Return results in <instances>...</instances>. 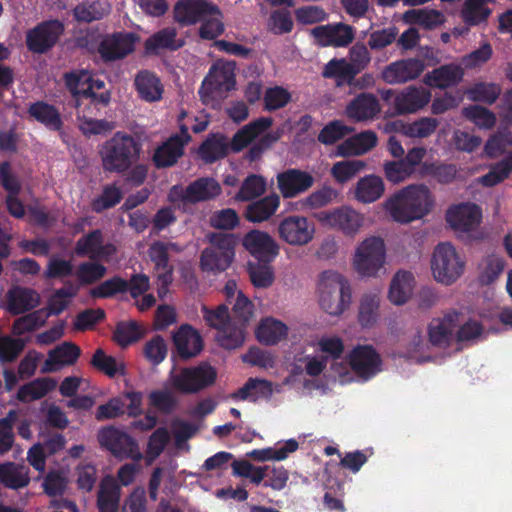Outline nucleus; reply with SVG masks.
Returning a JSON list of instances; mask_svg holds the SVG:
<instances>
[{
  "label": "nucleus",
  "instance_id": "nucleus-1",
  "mask_svg": "<svg viewBox=\"0 0 512 512\" xmlns=\"http://www.w3.org/2000/svg\"><path fill=\"white\" fill-rule=\"evenodd\" d=\"M381 206L393 221L407 224L428 215L434 209L435 197L427 185L414 183L392 193Z\"/></svg>",
  "mask_w": 512,
  "mask_h": 512
},
{
  "label": "nucleus",
  "instance_id": "nucleus-2",
  "mask_svg": "<svg viewBox=\"0 0 512 512\" xmlns=\"http://www.w3.org/2000/svg\"><path fill=\"white\" fill-rule=\"evenodd\" d=\"M316 296L318 305L323 312L333 317H339L351 304V285L340 272L325 270L318 276Z\"/></svg>",
  "mask_w": 512,
  "mask_h": 512
},
{
  "label": "nucleus",
  "instance_id": "nucleus-3",
  "mask_svg": "<svg viewBox=\"0 0 512 512\" xmlns=\"http://www.w3.org/2000/svg\"><path fill=\"white\" fill-rule=\"evenodd\" d=\"M387 259L385 239L380 235H368L354 247L351 266L359 277L376 279L386 274Z\"/></svg>",
  "mask_w": 512,
  "mask_h": 512
},
{
  "label": "nucleus",
  "instance_id": "nucleus-4",
  "mask_svg": "<svg viewBox=\"0 0 512 512\" xmlns=\"http://www.w3.org/2000/svg\"><path fill=\"white\" fill-rule=\"evenodd\" d=\"M141 146L131 135L115 133L100 149L103 168L110 172H124L138 159Z\"/></svg>",
  "mask_w": 512,
  "mask_h": 512
},
{
  "label": "nucleus",
  "instance_id": "nucleus-5",
  "mask_svg": "<svg viewBox=\"0 0 512 512\" xmlns=\"http://www.w3.org/2000/svg\"><path fill=\"white\" fill-rule=\"evenodd\" d=\"M465 256L450 242L437 244L432 252L430 269L433 279L444 286L455 284L466 271Z\"/></svg>",
  "mask_w": 512,
  "mask_h": 512
},
{
  "label": "nucleus",
  "instance_id": "nucleus-6",
  "mask_svg": "<svg viewBox=\"0 0 512 512\" xmlns=\"http://www.w3.org/2000/svg\"><path fill=\"white\" fill-rule=\"evenodd\" d=\"M217 370L202 362L188 367H174L167 378L168 387L178 393L195 394L215 384Z\"/></svg>",
  "mask_w": 512,
  "mask_h": 512
},
{
  "label": "nucleus",
  "instance_id": "nucleus-7",
  "mask_svg": "<svg viewBox=\"0 0 512 512\" xmlns=\"http://www.w3.org/2000/svg\"><path fill=\"white\" fill-rule=\"evenodd\" d=\"M512 145V135L499 133L493 135L484 146V153L489 158H496L505 154V157L494 164L490 171L478 179V182L486 187L495 186L507 179L512 172V153L506 150Z\"/></svg>",
  "mask_w": 512,
  "mask_h": 512
},
{
  "label": "nucleus",
  "instance_id": "nucleus-8",
  "mask_svg": "<svg viewBox=\"0 0 512 512\" xmlns=\"http://www.w3.org/2000/svg\"><path fill=\"white\" fill-rule=\"evenodd\" d=\"M235 87V65L233 62L217 61L210 68L202 82L199 94L205 104L226 97V93Z\"/></svg>",
  "mask_w": 512,
  "mask_h": 512
},
{
  "label": "nucleus",
  "instance_id": "nucleus-9",
  "mask_svg": "<svg viewBox=\"0 0 512 512\" xmlns=\"http://www.w3.org/2000/svg\"><path fill=\"white\" fill-rule=\"evenodd\" d=\"M314 217L322 226L336 229L349 237H355L365 226V215L350 205L320 211Z\"/></svg>",
  "mask_w": 512,
  "mask_h": 512
},
{
  "label": "nucleus",
  "instance_id": "nucleus-10",
  "mask_svg": "<svg viewBox=\"0 0 512 512\" xmlns=\"http://www.w3.org/2000/svg\"><path fill=\"white\" fill-rule=\"evenodd\" d=\"M202 314L206 323L218 330L217 340L221 346L226 349H235L243 344L245 333L242 328L231 325L226 306L220 305L215 310L203 306Z\"/></svg>",
  "mask_w": 512,
  "mask_h": 512
},
{
  "label": "nucleus",
  "instance_id": "nucleus-11",
  "mask_svg": "<svg viewBox=\"0 0 512 512\" xmlns=\"http://www.w3.org/2000/svg\"><path fill=\"white\" fill-rule=\"evenodd\" d=\"M211 245L201 254V268L209 272H222L226 270L234 256L232 238L228 235L216 234L210 239Z\"/></svg>",
  "mask_w": 512,
  "mask_h": 512
},
{
  "label": "nucleus",
  "instance_id": "nucleus-12",
  "mask_svg": "<svg viewBox=\"0 0 512 512\" xmlns=\"http://www.w3.org/2000/svg\"><path fill=\"white\" fill-rule=\"evenodd\" d=\"M65 84L70 92L75 96H84L91 98L95 102L106 104L109 101L107 91L97 94V91L105 88V83L91 71L80 69L66 73Z\"/></svg>",
  "mask_w": 512,
  "mask_h": 512
},
{
  "label": "nucleus",
  "instance_id": "nucleus-13",
  "mask_svg": "<svg viewBox=\"0 0 512 512\" xmlns=\"http://www.w3.org/2000/svg\"><path fill=\"white\" fill-rule=\"evenodd\" d=\"M222 193L220 183L214 178H200L189 184L185 189L174 186L169 199L172 202L183 201L187 203H197L215 199Z\"/></svg>",
  "mask_w": 512,
  "mask_h": 512
},
{
  "label": "nucleus",
  "instance_id": "nucleus-14",
  "mask_svg": "<svg viewBox=\"0 0 512 512\" xmlns=\"http://www.w3.org/2000/svg\"><path fill=\"white\" fill-rule=\"evenodd\" d=\"M98 438L100 444L118 458H130L139 461L143 457L137 442L128 434L114 427L102 429Z\"/></svg>",
  "mask_w": 512,
  "mask_h": 512
},
{
  "label": "nucleus",
  "instance_id": "nucleus-15",
  "mask_svg": "<svg viewBox=\"0 0 512 512\" xmlns=\"http://www.w3.org/2000/svg\"><path fill=\"white\" fill-rule=\"evenodd\" d=\"M303 364L305 375L312 379L303 377L301 370H293L284 379L283 385L296 388V384L301 382L303 392L310 393L312 390L321 387L315 379L324 374L327 369L328 360L324 355H307L303 358Z\"/></svg>",
  "mask_w": 512,
  "mask_h": 512
},
{
  "label": "nucleus",
  "instance_id": "nucleus-16",
  "mask_svg": "<svg viewBox=\"0 0 512 512\" xmlns=\"http://www.w3.org/2000/svg\"><path fill=\"white\" fill-rule=\"evenodd\" d=\"M278 235L289 245L304 246L313 240L315 226L305 216L290 215L279 223Z\"/></svg>",
  "mask_w": 512,
  "mask_h": 512
},
{
  "label": "nucleus",
  "instance_id": "nucleus-17",
  "mask_svg": "<svg viewBox=\"0 0 512 512\" xmlns=\"http://www.w3.org/2000/svg\"><path fill=\"white\" fill-rule=\"evenodd\" d=\"M178 250L175 244L161 241L154 242L149 248V258L155 265L159 298L167 295L168 287L173 280L172 267L168 264V254Z\"/></svg>",
  "mask_w": 512,
  "mask_h": 512
},
{
  "label": "nucleus",
  "instance_id": "nucleus-18",
  "mask_svg": "<svg viewBox=\"0 0 512 512\" xmlns=\"http://www.w3.org/2000/svg\"><path fill=\"white\" fill-rule=\"evenodd\" d=\"M450 227L460 235L474 232L482 220V211L474 203H462L450 207L446 213Z\"/></svg>",
  "mask_w": 512,
  "mask_h": 512
},
{
  "label": "nucleus",
  "instance_id": "nucleus-19",
  "mask_svg": "<svg viewBox=\"0 0 512 512\" xmlns=\"http://www.w3.org/2000/svg\"><path fill=\"white\" fill-rule=\"evenodd\" d=\"M311 173L299 169H288L277 175V186L284 198H294L314 185Z\"/></svg>",
  "mask_w": 512,
  "mask_h": 512
},
{
  "label": "nucleus",
  "instance_id": "nucleus-20",
  "mask_svg": "<svg viewBox=\"0 0 512 512\" xmlns=\"http://www.w3.org/2000/svg\"><path fill=\"white\" fill-rule=\"evenodd\" d=\"M311 35L321 46L344 47L354 39V29L344 23L321 25L311 30Z\"/></svg>",
  "mask_w": 512,
  "mask_h": 512
},
{
  "label": "nucleus",
  "instance_id": "nucleus-21",
  "mask_svg": "<svg viewBox=\"0 0 512 512\" xmlns=\"http://www.w3.org/2000/svg\"><path fill=\"white\" fill-rule=\"evenodd\" d=\"M138 37L133 33H115L106 36L99 45V53L106 61L122 59L134 50Z\"/></svg>",
  "mask_w": 512,
  "mask_h": 512
},
{
  "label": "nucleus",
  "instance_id": "nucleus-22",
  "mask_svg": "<svg viewBox=\"0 0 512 512\" xmlns=\"http://www.w3.org/2000/svg\"><path fill=\"white\" fill-rule=\"evenodd\" d=\"M353 371L361 378L368 379L381 371V359L370 346H357L348 356Z\"/></svg>",
  "mask_w": 512,
  "mask_h": 512
},
{
  "label": "nucleus",
  "instance_id": "nucleus-23",
  "mask_svg": "<svg viewBox=\"0 0 512 512\" xmlns=\"http://www.w3.org/2000/svg\"><path fill=\"white\" fill-rule=\"evenodd\" d=\"M63 24L57 20H51L38 25L27 34V45L30 50L42 53L58 40L63 32Z\"/></svg>",
  "mask_w": 512,
  "mask_h": 512
},
{
  "label": "nucleus",
  "instance_id": "nucleus-24",
  "mask_svg": "<svg viewBox=\"0 0 512 512\" xmlns=\"http://www.w3.org/2000/svg\"><path fill=\"white\" fill-rule=\"evenodd\" d=\"M242 244L252 256L259 260H272L279 253L277 242L267 232L260 230L247 233Z\"/></svg>",
  "mask_w": 512,
  "mask_h": 512
},
{
  "label": "nucleus",
  "instance_id": "nucleus-25",
  "mask_svg": "<svg viewBox=\"0 0 512 512\" xmlns=\"http://www.w3.org/2000/svg\"><path fill=\"white\" fill-rule=\"evenodd\" d=\"M416 279L412 272L400 269L392 276L387 299L395 306L405 305L414 295Z\"/></svg>",
  "mask_w": 512,
  "mask_h": 512
},
{
  "label": "nucleus",
  "instance_id": "nucleus-26",
  "mask_svg": "<svg viewBox=\"0 0 512 512\" xmlns=\"http://www.w3.org/2000/svg\"><path fill=\"white\" fill-rule=\"evenodd\" d=\"M80 348L71 342H64L48 352L41 366V373H55L71 366L80 356Z\"/></svg>",
  "mask_w": 512,
  "mask_h": 512
},
{
  "label": "nucleus",
  "instance_id": "nucleus-27",
  "mask_svg": "<svg viewBox=\"0 0 512 512\" xmlns=\"http://www.w3.org/2000/svg\"><path fill=\"white\" fill-rule=\"evenodd\" d=\"M459 314L450 312L443 318L434 319L428 327L429 341L436 347H446L455 337L456 328L459 326Z\"/></svg>",
  "mask_w": 512,
  "mask_h": 512
},
{
  "label": "nucleus",
  "instance_id": "nucleus-28",
  "mask_svg": "<svg viewBox=\"0 0 512 512\" xmlns=\"http://www.w3.org/2000/svg\"><path fill=\"white\" fill-rule=\"evenodd\" d=\"M174 346L183 359L197 356L203 349L200 333L190 325L180 326L172 336Z\"/></svg>",
  "mask_w": 512,
  "mask_h": 512
},
{
  "label": "nucleus",
  "instance_id": "nucleus-29",
  "mask_svg": "<svg viewBox=\"0 0 512 512\" xmlns=\"http://www.w3.org/2000/svg\"><path fill=\"white\" fill-rule=\"evenodd\" d=\"M216 12V6L205 0H179L174 7V17L183 25H192Z\"/></svg>",
  "mask_w": 512,
  "mask_h": 512
},
{
  "label": "nucleus",
  "instance_id": "nucleus-30",
  "mask_svg": "<svg viewBox=\"0 0 512 512\" xmlns=\"http://www.w3.org/2000/svg\"><path fill=\"white\" fill-rule=\"evenodd\" d=\"M385 193L384 180L375 174L360 177L351 189L353 199L361 204H371Z\"/></svg>",
  "mask_w": 512,
  "mask_h": 512
},
{
  "label": "nucleus",
  "instance_id": "nucleus-31",
  "mask_svg": "<svg viewBox=\"0 0 512 512\" xmlns=\"http://www.w3.org/2000/svg\"><path fill=\"white\" fill-rule=\"evenodd\" d=\"M424 70V64L418 59L396 61L382 71V78L389 84L404 83L415 79Z\"/></svg>",
  "mask_w": 512,
  "mask_h": 512
},
{
  "label": "nucleus",
  "instance_id": "nucleus-32",
  "mask_svg": "<svg viewBox=\"0 0 512 512\" xmlns=\"http://www.w3.org/2000/svg\"><path fill=\"white\" fill-rule=\"evenodd\" d=\"M377 143L378 137L375 132L364 131L339 144L336 148V155L339 157L361 156L376 147Z\"/></svg>",
  "mask_w": 512,
  "mask_h": 512
},
{
  "label": "nucleus",
  "instance_id": "nucleus-33",
  "mask_svg": "<svg viewBox=\"0 0 512 512\" xmlns=\"http://www.w3.org/2000/svg\"><path fill=\"white\" fill-rule=\"evenodd\" d=\"M431 99V93L423 87L410 86L394 97L395 107L400 113H414L425 107Z\"/></svg>",
  "mask_w": 512,
  "mask_h": 512
},
{
  "label": "nucleus",
  "instance_id": "nucleus-34",
  "mask_svg": "<svg viewBox=\"0 0 512 512\" xmlns=\"http://www.w3.org/2000/svg\"><path fill=\"white\" fill-rule=\"evenodd\" d=\"M190 140V136H172L153 155V161L157 167H168L174 165L183 154L184 145Z\"/></svg>",
  "mask_w": 512,
  "mask_h": 512
},
{
  "label": "nucleus",
  "instance_id": "nucleus-35",
  "mask_svg": "<svg viewBox=\"0 0 512 512\" xmlns=\"http://www.w3.org/2000/svg\"><path fill=\"white\" fill-rule=\"evenodd\" d=\"M134 85L139 97L146 102H157L162 99L164 87L157 75L143 70L134 80Z\"/></svg>",
  "mask_w": 512,
  "mask_h": 512
},
{
  "label": "nucleus",
  "instance_id": "nucleus-36",
  "mask_svg": "<svg viewBox=\"0 0 512 512\" xmlns=\"http://www.w3.org/2000/svg\"><path fill=\"white\" fill-rule=\"evenodd\" d=\"M282 385H273L264 379H249L247 383L240 388L234 397L241 400L257 401L261 398H268L273 393H280Z\"/></svg>",
  "mask_w": 512,
  "mask_h": 512
},
{
  "label": "nucleus",
  "instance_id": "nucleus-37",
  "mask_svg": "<svg viewBox=\"0 0 512 512\" xmlns=\"http://www.w3.org/2000/svg\"><path fill=\"white\" fill-rule=\"evenodd\" d=\"M439 122L432 117H422L413 122L396 121L393 123L395 131L409 138H427L437 129Z\"/></svg>",
  "mask_w": 512,
  "mask_h": 512
},
{
  "label": "nucleus",
  "instance_id": "nucleus-38",
  "mask_svg": "<svg viewBox=\"0 0 512 512\" xmlns=\"http://www.w3.org/2000/svg\"><path fill=\"white\" fill-rule=\"evenodd\" d=\"M6 309L12 314H21L35 308L39 304V296L36 292L15 287L7 293Z\"/></svg>",
  "mask_w": 512,
  "mask_h": 512
},
{
  "label": "nucleus",
  "instance_id": "nucleus-39",
  "mask_svg": "<svg viewBox=\"0 0 512 512\" xmlns=\"http://www.w3.org/2000/svg\"><path fill=\"white\" fill-rule=\"evenodd\" d=\"M464 75L463 69L454 64L444 65L425 75L427 85L436 88H447L459 83Z\"/></svg>",
  "mask_w": 512,
  "mask_h": 512
},
{
  "label": "nucleus",
  "instance_id": "nucleus-40",
  "mask_svg": "<svg viewBox=\"0 0 512 512\" xmlns=\"http://www.w3.org/2000/svg\"><path fill=\"white\" fill-rule=\"evenodd\" d=\"M298 448L299 443L295 439H288L272 447L252 450L248 456L259 462L283 461Z\"/></svg>",
  "mask_w": 512,
  "mask_h": 512
},
{
  "label": "nucleus",
  "instance_id": "nucleus-41",
  "mask_svg": "<svg viewBox=\"0 0 512 512\" xmlns=\"http://www.w3.org/2000/svg\"><path fill=\"white\" fill-rule=\"evenodd\" d=\"M255 333L261 343L274 345L287 337L288 327L280 320L267 317L260 321Z\"/></svg>",
  "mask_w": 512,
  "mask_h": 512
},
{
  "label": "nucleus",
  "instance_id": "nucleus-42",
  "mask_svg": "<svg viewBox=\"0 0 512 512\" xmlns=\"http://www.w3.org/2000/svg\"><path fill=\"white\" fill-rule=\"evenodd\" d=\"M279 206L280 197L276 194H271L248 205L245 217L250 222L260 223L268 220L277 211Z\"/></svg>",
  "mask_w": 512,
  "mask_h": 512
},
{
  "label": "nucleus",
  "instance_id": "nucleus-43",
  "mask_svg": "<svg viewBox=\"0 0 512 512\" xmlns=\"http://www.w3.org/2000/svg\"><path fill=\"white\" fill-rule=\"evenodd\" d=\"M379 111L377 99L373 95L362 94L347 106L346 115L355 121H364L373 118Z\"/></svg>",
  "mask_w": 512,
  "mask_h": 512
},
{
  "label": "nucleus",
  "instance_id": "nucleus-44",
  "mask_svg": "<svg viewBox=\"0 0 512 512\" xmlns=\"http://www.w3.org/2000/svg\"><path fill=\"white\" fill-rule=\"evenodd\" d=\"M56 387L57 381L53 378H37L19 388L17 399L25 403L32 402L43 398Z\"/></svg>",
  "mask_w": 512,
  "mask_h": 512
},
{
  "label": "nucleus",
  "instance_id": "nucleus-45",
  "mask_svg": "<svg viewBox=\"0 0 512 512\" xmlns=\"http://www.w3.org/2000/svg\"><path fill=\"white\" fill-rule=\"evenodd\" d=\"M272 124V119L267 117L259 118L258 120L247 124L239 130L233 137L231 148L234 151H240L248 144H250L256 137L267 130Z\"/></svg>",
  "mask_w": 512,
  "mask_h": 512
},
{
  "label": "nucleus",
  "instance_id": "nucleus-46",
  "mask_svg": "<svg viewBox=\"0 0 512 512\" xmlns=\"http://www.w3.org/2000/svg\"><path fill=\"white\" fill-rule=\"evenodd\" d=\"M183 46V41L177 38L174 28H164L149 37L145 42L146 52L156 54L164 49L175 50Z\"/></svg>",
  "mask_w": 512,
  "mask_h": 512
},
{
  "label": "nucleus",
  "instance_id": "nucleus-47",
  "mask_svg": "<svg viewBox=\"0 0 512 512\" xmlns=\"http://www.w3.org/2000/svg\"><path fill=\"white\" fill-rule=\"evenodd\" d=\"M366 162L359 159H345L335 162L330 174L335 183L345 185L366 169Z\"/></svg>",
  "mask_w": 512,
  "mask_h": 512
},
{
  "label": "nucleus",
  "instance_id": "nucleus-48",
  "mask_svg": "<svg viewBox=\"0 0 512 512\" xmlns=\"http://www.w3.org/2000/svg\"><path fill=\"white\" fill-rule=\"evenodd\" d=\"M505 267L504 259L495 253L482 257L478 264V280L483 285L494 283L502 274Z\"/></svg>",
  "mask_w": 512,
  "mask_h": 512
},
{
  "label": "nucleus",
  "instance_id": "nucleus-49",
  "mask_svg": "<svg viewBox=\"0 0 512 512\" xmlns=\"http://www.w3.org/2000/svg\"><path fill=\"white\" fill-rule=\"evenodd\" d=\"M403 20L407 24L419 25L425 29H434L445 21L442 12L434 9H411L403 14Z\"/></svg>",
  "mask_w": 512,
  "mask_h": 512
},
{
  "label": "nucleus",
  "instance_id": "nucleus-50",
  "mask_svg": "<svg viewBox=\"0 0 512 512\" xmlns=\"http://www.w3.org/2000/svg\"><path fill=\"white\" fill-rule=\"evenodd\" d=\"M120 488L111 476L105 477L100 484L98 507L100 512H117Z\"/></svg>",
  "mask_w": 512,
  "mask_h": 512
},
{
  "label": "nucleus",
  "instance_id": "nucleus-51",
  "mask_svg": "<svg viewBox=\"0 0 512 512\" xmlns=\"http://www.w3.org/2000/svg\"><path fill=\"white\" fill-rule=\"evenodd\" d=\"M230 148V141L222 134H213L208 137L201 147L199 154L208 163L214 162L227 155Z\"/></svg>",
  "mask_w": 512,
  "mask_h": 512
},
{
  "label": "nucleus",
  "instance_id": "nucleus-52",
  "mask_svg": "<svg viewBox=\"0 0 512 512\" xmlns=\"http://www.w3.org/2000/svg\"><path fill=\"white\" fill-rule=\"evenodd\" d=\"M91 363L98 370L109 377L124 375L126 373V364L120 357H114L106 354L102 349L96 350Z\"/></svg>",
  "mask_w": 512,
  "mask_h": 512
},
{
  "label": "nucleus",
  "instance_id": "nucleus-53",
  "mask_svg": "<svg viewBox=\"0 0 512 512\" xmlns=\"http://www.w3.org/2000/svg\"><path fill=\"white\" fill-rule=\"evenodd\" d=\"M380 302V290L368 292L362 296L359 308V321L362 326L369 327L376 323Z\"/></svg>",
  "mask_w": 512,
  "mask_h": 512
},
{
  "label": "nucleus",
  "instance_id": "nucleus-54",
  "mask_svg": "<svg viewBox=\"0 0 512 512\" xmlns=\"http://www.w3.org/2000/svg\"><path fill=\"white\" fill-rule=\"evenodd\" d=\"M28 469L14 463L0 465V482L12 489L25 487L29 483Z\"/></svg>",
  "mask_w": 512,
  "mask_h": 512
},
{
  "label": "nucleus",
  "instance_id": "nucleus-55",
  "mask_svg": "<svg viewBox=\"0 0 512 512\" xmlns=\"http://www.w3.org/2000/svg\"><path fill=\"white\" fill-rule=\"evenodd\" d=\"M110 12V5L106 0L86 1L74 9V16L78 21L91 22L99 20Z\"/></svg>",
  "mask_w": 512,
  "mask_h": 512
},
{
  "label": "nucleus",
  "instance_id": "nucleus-56",
  "mask_svg": "<svg viewBox=\"0 0 512 512\" xmlns=\"http://www.w3.org/2000/svg\"><path fill=\"white\" fill-rule=\"evenodd\" d=\"M266 186L267 183L264 177L251 174L242 182L235 199L244 202L258 198L264 194Z\"/></svg>",
  "mask_w": 512,
  "mask_h": 512
},
{
  "label": "nucleus",
  "instance_id": "nucleus-57",
  "mask_svg": "<svg viewBox=\"0 0 512 512\" xmlns=\"http://www.w3.org/2000/svg\"><path fill=\"white\" fill-rule=\"evenodd\" d=\"M501 93V88L495 83L478 82L469 87L465 94L471 101L494 103Z\"/></svg>",
  "mask_w": 512,
  "mask_h": 512
},
{
  "label": "nucleus",
  "instance_id": "nucleus-58",
  "mask_svg": "<svg viewBox=\"0 0 512 512\" xmlns=\"http://www.w3.org/2000/svg\"><path fill=\"white\" fill-rule=\"evenodd\" d=\"M383 173L386 180L394 185L403 183L414 175L402 159L385 161Z\"/></svg>",
  "mask_w": 512,
  "mask_h": 512
},
{
  "label": "nucleus",
  "instance_id": "nucleus-59",
  "mask_svg": "<svg viewBox=\"0 0 512 512\" xmlns=\"http://www.w3.org/2000/svg\"><path fill=\"white\" fill-rule=\"evenodd\" d=\"M143 335V331L134 321L120 322L116 325L114 331V340L121 347H127L138 341Z\"/></svg>",
  "mask_w": 512,
  "mask_h": 512
},
{
  "label": "nucleus",
  "instance_id": "nucleus-60",
  "mask_svg": "<svg viewBox=\"0 0 512 512\" xmlns=\"http://www.w3.org/2000/svg\"><path fill=\"white\" fill-rule=\"evenodd\" d=\"M490 14L491 10L483 0H467L462 11V17L469 25L481 24Z\"/></svg>",
  "mask_w": 512,
  "mask_h": 512
},
{
  "label": "nucleus",
  "instance_id": "nucleus-61",
  "mask_svg": "<svg viewBox=\"0 0 512 512\" xmlns=\"http://www.w3.org/2000/svg\"><path fill=\"white\" fill-rule=\"evenodd\" d=\"M30 115L47 127L57 130L61 126L59 113L50 105L38 102L29 109Z\"/></svg>",
  "mask_w": 512,
  "mask_h": 512
},
{
  "label": "nucleus",
  "instance_id": "nucleus-62",
  "mask_svg": "<svg viewBox=\"0 0 512 512\" xmlns=\"http://www.w3.org/2000/svg\"><path fill=\"white\" fill-rule=\"evenodd\" d=\"M337 197L338 193L334 188L324 186L304 198L301 201V205L304 209H319L329 205L335 201Z\"/></svg>",
  "mask_w": 512,
  "mask_h": 512
},
{
  "label": "nucleus",
  "instance_id": "nucleus-63",
  "mask_svg": "<svg viewBox=\"0 0 512 512\" xmlns=\"http://www.w3.org/2000/svg\"><path fill=\"white\" fill-rule=\"evenodd\" d=\"M462 114L482 129H490L496 122V117L491 111L478 105L464 108Z\"/></svg>",
  "mask_w": 512,
  "mask_h": 512
},
{
  "label": "nucleus",
  "instance_id": "nucleus-64",
  "mask_svg": "<svg viewBox=\"0 0 512 512\" xmlns=\"http://www.w3.org/2000/svg\"><path fill=\"white\" fill-rule=\"evenodd\" d=\"M200 21H202V25L200 26L199 34L203 39H214L222 34L224 30L222 14L217 7L215 13H207V16Z\"/></svg>",
  "mask_w": 512,
  "mask_h": 512
}]
</instances>
